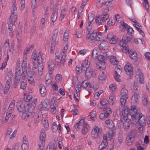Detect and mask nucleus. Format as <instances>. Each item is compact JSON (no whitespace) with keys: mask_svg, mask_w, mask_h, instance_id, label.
Returning <instances> with one entry per match:
<instances>
[{"mask_svg":"<svg viewBox=\"0 0 150 150\" xmlns=\"http://www.w3.org/2000/svg\"><path fill=\"white\" fill-rule=\"evenodd\" d=\"M138 84L134 82L133 87V94L132 96L131 101L134 103L138 102L140 98L139 93L140 92V88L138 86Z\"/></svg>","mask_w":150,"mask_h":150,"instance_id":"nucleus-1","label":"nucleus"},{"mask_svg":"<svg viewBox=\"0 0 150 150\" xmlns=\"http://www.w3.org/2000/svg\"><path fill=\"white\" fill-rule=\"evenodd\" d=\"M31 59L33 66H35L36 64L37 65V64H39L40 63H42V58L41 53L39 52L37 55L36 51L34 50L32 53Z\"/></svg>","mask_w":150,"mask_h":150,"instance_id":"nucleus-2","label":"nucleus"},{"mask_svg":"<svg viewBox=\"0 0 150 150\" xmlns=\"http://www.w3.org/2000/svg\"><path fill=\"white\" fill-rule=\"evenodd\" d=\"M102 129L95 126L92 131L91 137L94 139L100 138L102 137Z\"/></svg>","mask_w":150,"mask_h":150,"instance_id":"nucleus-3","label":"nucleus"},{"mask_svg":"<svg viewBox=\"0 0 150 150\" xmlns=\"http://www.w3.org/2000/svg\"><path fill=\"white\" fill-rule=\"evenodd\" d=\"M128 91L127 90L124 88H122L121 90V95L122 96L120 99V102L122 105H124L126 102V100L128 99Z\"/></svg>","mask_w":150,"mask_h":150,"instance_id":"nucleus-4","label":"nucleus"},{"mask_svg":"<svg viewBox=\"0 0 150 150\" xmlns=\"http://www.w3.org/2000/svg\"><path fill=\"white\" fill-rule=\"evenodd\" d=\"M108 15H101L100 16L96 17V23L97 25H100L103 24L109 18Z\"/></svg>","mask_w":150,"mask_h":150,"instance_id":"nucleus-5","label":"nucleus"},{"mask_svg":"<svg viewBox=\"0 0 150 150\" xmlns=\"http://www.w3.org/2000/svg\"><path fill=\"white\" fill-rule=\"evenodd\" d=\"M136 135V132L134 130H132L128 135L126 138V143L128 145H131L134 140Z\"/></svg>","mask_w":150,"mask_h":150,"instance_id":"nucleus-6","label":"nucleus"},{"mask_svg":"<svg viewBox=\"0 0 150 150\" xmlns=\"http://www.w3.org/2000/svg\"><path fill=\"white\" fill-rule=\"evenodd\" d=\"M128 115H129L131 117L132 120L134 122V120L138 116L137 110L135 106H131V108L129 110Z\"/></svg>","mask_w":150,"mask_h":150,"instance_id":"nucleus-7","label":"nucleus"},{"mask_svg":"<svg viewBox=\"0 0 150 150\" xmlns=\"http://www.w3.org/2000/svg\"><path fill=\"white\" fill-rule=\"evenodd\" d=\"M120 28L121 31L123 32L125 31V29H126L127 32L129 35H131L133 33L134 31L132 28L124 22L122 24Z\"/></svg>","mask_w":150,"mask_h":150,"instance_id":"nucleus-8","label":"nucleus"},{"mask_svg":"<svg viewBox=\"0 0 150 150\" xmlns=\"http://www.w3.org/2000/svg\"><path fill=\"white\" fill-rule=\"evenodd\" d=\"M145 116L142 115L141 113L139 114L138 115V117L137 118L136 120H134V121L136 122L138 121L139 123L141 126H143L146 124V120L145 119Z\"/></svg>","mask_w":150,"mask_h":150,"instance_id":"nucleus-9","label":"nucleus"},{"mask_svg":"<svg viewBox=\"0 0 150 150\" xmlns=\"http://www.w3.org/2000/svg\"><path fill=\"white\" fill-rule=\"evenodd\" d=\"M46 139V135L45 132L44 130H42L41 131L40 137V142L41 144H39V147H43L45 145V140Z\"/></svg>","mask_w":150,"mask_h":150,"instance_id":"nucleus-10","label":"nucleus"},{"mask_svg":"<svg viewBox=\"0 0 150 150\" xmlns=\"http://www.w3.org/2000/svg\"><path fill=\"white\" fill-rule=\"evenodd\" d=\"M34 114V111L33 110V109H31L30 108H28L24 118L25 120L27 121L33 117Z\"/></svg>","mask_w":150,"mask_h":150,"instance_id":"nucleus-11","label":"nucleus"},{"mask_svg":"<svg viewBox=\"0 0 150 150\" xmlns=\"http://www.w3.org/2000/svg\"><path fill=\"white\" fill-rule=\"evenodd\" d=\"M86 76L88 79H90L91 77L95 74L94 70L90 68H88L86 70Z\"/></svg>","mask_w":150,"mask_h":150,"instance_id":"nucleus-12","label":"nucleus"},{"mask_svg":"<svg viewBox=\"0 0 150 150\" xmlns=\"http://www.w3.org/2000/svg\"><path fill=\"white\" fill-rule=\"evenodd\" d=\"M124 69L127 74L130 77L133 75L132 68L131 66H129L128 64H127L125 67Z\"/></svg>","mask_w":150,"mask_h":150,"instance_id":"nucleus-13","label":"nucleus"},{"mask_svg":"<svg viewBox=\"0 0 150 150\" xmlns=\"http://www.w3.org/2000/svg\"><path fill=\"white\" fill-rule=\"evenodd\" d=\"M17 13H11V15L10 16V18L8 21L10 22H13V24L16 23V21L17 18Z\"/></svg>","mask_w":150,"mask_h":150,"instance_id":"nucleus-14","label":"nucleus"},{"mask_svg":"<svg viewBox=\"0 0 150 150\" xmlns=\"http://www.w3.org/2000/svg\"><path fill=\"white\" fill-rule=\"evenodd\" d=\"M17 108L18 110L22 114L25 113L26 111L25 107L23 104H20L19 103H18L16 105Z\"/></svg>","mask_w":150,"mask_h":150,"instance_id":"nucleus-15","label":"nucleus"},{"mask_svg":"<svg viewBox=\"0 0 150 150\" xmlns=\"http://www.w3.org/2000/svg\"><path fill=\"white\" fill-rule=\"evenodd\" d=\"M48 65L49 73L50 75H51L52 73L54 68V62L51 60H50L48 63Z\"/></svg>","mask_w":150,"mask_h":150,"instance_id":"nucleus-16","label":"nucleus"},{"mask_svg":"<svg viewBox=\"0 0 150 150\" xmlns=\"http://www.w3.org/2000/svg\"><path fill=\"white\" fill-rule=\"evenodd\" d=\"M98 47L100 50H107L108 48V43L105 41H103L99 45Z\"/></svg>","mask_w":150,"mask_h":150,"instance_id":"nucleus-17","label":"nucleus"},{"mask_svg":"<svg viewBox=\"0 0 150 150\" xmlns=\"http://www.w3.org/2000/svg\"><path fill=\"white\" fill-rule=\"evenodd\" d=\"M130 40V37L124 35L122 40H121L119 42V45L120 46H121V45H125Z\"/></svg>","mask_w":150,"mask_h":150,"instance_id":"nucleus-18","label":"nucleus"},{"mask_svg":"<svg viewBox=\"0 0 150 150\" xmlns=\"http://www.w3.org/2000/svg\"><path fill=\"white\" fill-rule=\"evenodd\" d=\"M49 101L48 99H47L45 100V103L43 105L41 104L40 105L39 107H42L41 110H47L49 108Z\"/></svg>","mask_w":150,"mask_h":150,"instance_id":"nucleus-19","label":"nucleus"},{"mask_svg":"<svg viewBox=\"0 0 150 150\" xmlns=\"http://www.w3.org/2000/svg\"><path fill=\"white\" fill-rule=\"evenodd\" d=\"M97 32H93L89 36L87 35L86 37V39L87 40H89V41H91L92 40H94L96 37L98 35Z\"/></svg>","mask_w":150,"mask_h":150,"instance_id":"nucleus-20","label":"nucleus"},{"mask_svg":"<svg viewBox=\"0 0 150 150\" xmlns=\"http://www.w3.org/2000/svg\"><path fill=\"white\" fill-rule=\"evenodd\" d=\"M89 65V64L88 60L85 59L83 61L81 66V71L84 72L87 69L89 68L88 67Z\"/></svg>","mask_w":150,"mask_h":150,"instance_id":"nucleus-21","label":"nucleus"},{"mask_svg":"<svg viewBox=\"0 0 150 150\" xmlns=\"http://www.w3.org/2000/svg\"><path fill=\"white\" fill-rule=\"evenodd\" d=\"M57 9H55L52 12L51 18V20L53 23L56 20L57 18Z\"/></svg>","mask_w":150,"mask_h":150,"instance_id":"nucleus-22","label":"nucleus"},{"mask_svg":"<svg viewBox=\"0 0 150 150\" xmlns=\"http://www.w3.org/2000/svg\"><path fill=\"white\" fill-rule=\"evenodd\" d=\"M15 100H12L9 105L6 111L12 113L14 110L13 108L15 106Z\"/></svg>","mask_w":150,"mask_h":150,"instance_id":"nucleus-23","label":"nucleus"},{"mask_svg":"<svg viewBox=\"0 0 150 150\" xmlns=\"http://www.w3.org/2000/svg\"><path fill=\"white\" fill-rule=\"evenodd\" d=\"M40 91L41 95L44 96L46 93V90L45 86L42 84H41L39 86Z\"/></svg>","mask_w":150,"mask_h":150,"instance_id":"nucleus-24","label":"nucleus"},{"mask_svg":"<svg viewBox=\"0 0 150 150\" xmlns=\"http://www.w3.org/2000/svg\"><path fill=\"white\" fill-rule=\"evenodd\" d=\"M16 0H13L11 8V13H17V7L16 5Z\"/></svg>","mask_w":150,"mask_h":150,"instance_id":"nucleus-25","label":"nucleus"},{"mask_svg":"<svg viewBox=\"0 0 150 150\" xmlns=\"http://www.w3.org/2000/svg\"><path fill=\"white\" fill-rule=\"evenodd\" d=\"M142 101L144 106H146L148 103L147 95L145 93L144 94L142 97Z\"/></svg>","mask_w":150,"mask_h":150,"instance_id":"nucleus-26","label":"nucleus"},{"mask_svg":"<svg viewBox=\"0 0 150 150\" xmlns=\"http://www.w3.org/2000/svg\"><path fill=\"white\" fill-rule=\"evenodd\" d=\"M21 69L20 67V62L18 61L16 65L15 74L20 75L21 72Z\"/></svg>","mask_w":150,"mask_h":150,"instance_id":"nucleus-27","label":"nucleus"},{"mask_svg":"<svg viewBox=\"0 0 150 150\" xmlns=\"http://www.w3.org/2000/svg\"><path fill=\"white\" fill-rule=\"evenodd\" d=\"M106 78L105 75L104 74L103 72L101 71L100 74L98 77L99 81L100 82H101L104 81Z\"/></svg>","mask_w":150,"mask_h":150,"instance_id":"nucleus-28","label":"nucleus"},{"mask_svg":"<svg viewBox=\"0 0 150 150\" xmlns=\"http://www.w3.org/2000/svg\"><path fill=\"white\" fill-rule=\"evenodd\" d=\"M128 54H129V57L132 59H135L137 56V53L134 50H130Z\"/></svg>","mask_w":150,"mask_h":150,"instance_id":"nucleus-29","label":"nucleus"},{"mask_svg":"<svg viewBox=\"0 0 150 150\" xmlns=\"http://www.w3.org/2000/svg\"><path fill=\"white\" fill-rule=\"evenodd\" d=\"M38 71L39 74L41 75L43 71V65L42 63H40L39 64H38Z\"/></svg>","mask_w":150,"mask_h":150,"instance_id":"nucleus-30","label":"nucleus"},{"mask_svg":"<svg viewBox=\"0 0 150 150\" xmlns=\"http://www.w3.org/2000/svg\"><path fill=\"white\" fill-rule=\"evenodd\" d=\"M110 63L112 65H117L118 63V61L116 60V57H115L113 56L111 57L110 59Z\"/></svg>","mask_w":150,"mask_h":150,"instance_id":"nucleus-31","label":"nucleus"},{"mask_svg":"<svg viewBox=\"0 0 150 150\" xmlns=\"http://www.w3.org/2000/svg\"><path fill=\"white\" fill-rule=\"evenodd\" d=\"M83 127V128L81 132L82 134L84 135L88 132L89 126L88 124L86 123L84 125Z\"/></svg>","mask_w":150,"mask_h":150,"instance_id":"nucleus-32","label":"nucleus"},{"mask_svg":"<svg viewBox=\"0 0 150 150\" xmlns=\"http://www.w3.org/2000/svg\"><path fill=\"white\" fill-rule=\"evenodd\" d=\"M58 33V31L57 30H54V33L52 36V42L56 43L57 42L56 40H57Z\"/></svg>","mask_w":150,"mask_h":150,"instance_id":"nucleus-33","label":"nucleus"},{"mask_svg":"<svg viewBox=\"0 0 150 150\" xmlns=\"http://www.w3.org/2000/svg\"><path fill=\"white\" fill-rule=\"evenodd\" d=\"M27 55H25L24 57L22 65V68H23V69L26 68V65L27 63Z\"/></svg>","mask_w":150,"mask_h":150,"instance_id":"nucleus-34","label":"nucleus"},{"mask_svg":"<svg viewBox=\"0 0 150 150\" xmlns=\"http://www.w3.org/2000/svg\"><path fill=\"white\" fill-rule=\"evenodd\" d=\"M115 74H120L121 72L122 67L120 65H116L115 66Z\"/></svg>","mask_w":150,"mask_h":150,"instance_id":"nucleus-35","label":"nucleus"},{"mask_svg":"<svg viewBox=\"0 0 150 150\" xmlns=\"http://www.w3.org/2000/svg\"><path fill=\"white\" fill-rule=\"evenodd\" d=\"M107 142H102L101 144L99 145L98 149L99 150H101L105 148L108 145Z\"/></svg>","mask_w":150,"mask_h":150,"instance_id":"nucleus-36","label":"nucleus"},{"mask_svg":"<svg viewBox=\"0 0 150 150\" xmlns=\"http://www.w3.org/2000/svg\"><path fill=\"white\" fill-rule=\"evenodd\" d=\"M8 29L10 30V31H13V29L14 28L15 26L16 23L13 24V22H10L8 21Z\"/></svg>","mask_w":150,"mask_h":150,"instance_id":"nucleus-37","label":"nucleus"},{"mask_svg":"<svg viewBox=\"0 0 150 150\" xmlns=\"http://www.w3.org/2000/svg\"><path fill=\"white\" fill-rule=\"evenodd\" d=\"M37 0H32L31 7L32 8L36 9L37 6Z\"/></svg>","mask_w":150,"mask_h":150,"instance_id":"nucleus-38","label":"nucleus"},{"mask_svg":"<svg viewBox=\"0 0 150 150\" xmlns=\"http://www.w3.org/2000/svg\"><path fill=\"white\" fill-rule=\"evenodd\" d=\"M69 33L67 30L64 33L63 40L64 42H67L69 39Z\"/></svg>","mask_w":150,"mask_h":150,"instance_id":"nucleus-39","label":"nucleus"},{"mask_svg":"<svg viewBox=\"0 0 150 150\" xmlns=\"http://www.w3.org/2000/svg\"><path fill=\"white\" fill-rule=\"evenodd\" d=\"M37 102V99L34 98L33 99V101L31 103V106L29 107L28 108H30L31 109H33L34 111L35 107L36 105V103Z\"/></svg>","mask_w":150,"mask_h":150,"instance_id":"nucleus-40","label":"nucleus"},{"mask_svg":"<svg viewBox=\"0 0 150 150\" xmlns=\"http://www.w3.org/2000/svg\"><path fill=\"white\" fill-rule=\"evenodd\" d=\"M66 61V54L65 53H63L62 54L61 59V63L64 65Z\"/></svg>","mask_w":150,"mask_h":150,"instance_id":"nucleus-41","label":"nucleus"},{"mask_svg":"<svg viewBox=\"0 0 150 150\" xmlns=\"http://www.w3.org/2000/svg\"><path fill=\"white\" fill-rule=\"evenodd\" d=\"M11 113H12L6 111V115L5 117V120L4 121L5 123H6L8 122V120L11 117Z\"/></svg>","mask_w":150,"mask_h":150,"instance_id":"nucleus-42","label":"nucleus"},{"mask_svg":"<svg viewBox=\"0 0 150 150\" xmlns=\"http://www.w3.org/2000/svg\"><path fill=\"white\" fill-rule=\"evenodd\" d=\"M125 45H121V46L122 47V52L126 54H128L130 51H129V49L128 48V47L125 46Z\"/></svg>","mask_w":150,"mask_h":150,"instance_id":"nucleus-43","label":"nucleus"},{"mask_svg":"<svg viewBox=\"0 0 150 150\" xmlns=\"http://www.w3.org/2000/svg\"><path fill=\"white\" fill-rule=\"evenodd\" d=\"M33 48V46L32 45H29L26 47L25 50H24V53L25 54L28 53V52L32 50Z\"/></svg>","mask_w":150,"mask_h":150,"instance_id":"nucleus-44","label":"nucleus"},{"mask_svg":"<svg viewBox=\"0 0 150 150\" xmlns=\"http://www.w3.org/2000/svg\"><path fill=\"white\" fill-rule=\"evenodd\" d=\"M98 55L97 50L96 49L93 50L92 53V57L93 59H97Z\"/></svg>","mask_w":150,"mask_h":150,"instance_id":"nucleus-45","label":"nucleus"},{"mask_svg":"<svg viewBox=\"0 0 150 150\" xmlns=\"http://www.w3.org/2000/svg\"><path fill=\"white\" fill-rule=\"evenodd\" d=\"M115 100V96L112 95L110 96L109 99V102L110 103V104L113 105Z\"/></svg>","mask_w":150,"mask_h":150,"instance_id":"nucleus-46","label":"nucleus"},{"mask_svg":"<svg viewBox=\"0 0 150 150\" xmlns=\"http://www.w3.org/2000/svg\"><path fill=\"white\" fill-rule=\"evenodd\" d=\"M130 123L129 122L125 121L123 123V127L125 131H127V129L129 127Z\"/></svg>","mask_w":150,"mask_h":150,"instance_id":"nucleus-47","label":"nucleus"},{"mask_svg":"<svg viewBox=\"0 0 150 150\" xmlns=\"http://www.w3.org/2000/svg\"><path fill=\"white\" fill-rule=\"evenodd\" d=\"M105 124L110 127L113 126V122L111 119L107 120L105 121Z\"/></svg>","mask_w":150,"mask_h":150,"instance_id":"nucleus-48","label":"nucleus"},{"mask_svg":"<svg viewBox=\"0 0 150 150\" xmlns=\"http://www.w3.org/2000/svg\"><path fill=\"white\" fill-rule=\"evenodd\" d=\"M7 30L6 25L5 24H3L2 25L1 33L2 34H4L6 33Z\"/></svg>","mask_w":150,"mask_h":150,"instance_id":"nucleus-49","label":"nucleus"},{"mask_svg":"<svg viewBox=\"0 0 150 150\" xmlns=\"http://www.w3.org/2000/svg\"><path fill=\"white\" fill-rule=\"evenodd\" d=\"M67 12V10L66 9H64L61 11L60 18L62 20L64 18V16L66 15Z\"/></svg>","mask_w":150,"mask_h":150,"instance_id":"nucleus-50","label":"nucleus"},{"mask_svg":"<svg viewBox=\"0 0 150 150\" xmlns=\"http://www.w3.org/2000/svg\"><path fill=\"white\" fill-rule=\"evenodd\" d=\"M100 66V68L101 70L105 69L106 67V63L105 61L100 62H99Z\"/></svg>","mask_w":150,"mask_h":150,"instance_id":"nucleus-51","label":"nucleus"},{"mask_svg":"<svg viewBox=\"0 0 150 150\" xmlns=\"http://www.w3.org/2000/svg\"><path fill=\"white\" fill-rule=\"evenodd\" d=\"M28 82L32 85L34 84V80L32 76H30L27 77Z\"/></svg>","mask_w":150,"mask_h":150,"instance_id":"nucleus-52","label":"nucleus"},{"mask_svg":"<svg viewBox=\"0 0 150 150\" xmlns=\"http://www.w3.org/2000/svg\"><path fill=\"white\" fill-rule=\"evenodd\" d=\"M117 38L114 36L110 41V43L111 44H115L117 42Z\"/></svg>","mask_w":150,"mask_h":150,"instance_id":"nucleus-53","label":"nucleus"},{"mask_svg":"<svg viewBox=\"0 0 150 150\" xmlns=\"http://www.w3.org/2000/svg\"><path fill=\"white\" fill-rule=\"evenodd\" d=\"M144 2L143 4H144V7L147 11L149 10V5L148 4V1L147 0H144Z\"/></svg>","mask_w":150,"mask_h":150,"instance_id":"nucleus-54","label":"nucleus"},{"mask_svg":"<svg viewBox=\"0 0 150 150\" xmlns=\"http://www.w3.org/2000/svg\"><path fill=\"white\" fill-rule=\"evenodd\" d=\"M23 72L21 74V76L22 77V79L23 80H24L26 77V68L23 69H22Z\"/></svg>","mask_w":150,"mask_h":150,"instance_id":"nucleus-55","label":"nucleus"},{"mask_svg":"<svg viewBox=\"0 0 150 150\" xmlns=\"http://www.w3.org/2000/svg\"><path fill=\"white\" fill-rule=\"evenodd\" d=\"M55 79L58 82H61L62 80V76L60 74H57L55 77Z\"/></svg>","mask_w":150,"mask_h":150,"instance_id":"nucleus-56","label":"nucleus"},{"mask_svg":"<svg viewBox=\"0 0 150 150\" xmlns=\"http://www.w3.org/2000/svg\"><path fill=\"white\" fill-rule=\"evenodd\" d=\"M114 132L113 130H111L109 131L108 134V138H109L110 140L113 137Z\"/></svg>","mask_w":150,"mask_h":150,"instance_id":"nucleus-57","label":"nucleus"},{"mask_svg":"<svg viewBox=\"0 0 150 150\" xmlns=\"http://www.w3.org/2000/svg\"><path fill=\"white\" fill-rule=\"evenodd\" d=\"M9 40L8 39H6L5 40L3 47L5 49L8 48L9 47Z\"/></svg>","mask_w":150,"mask_h":150,"instance_id":"nucleus-58","label":"nucleus"},{"mask_svg":"<svg viewBox=\"0 0 150 150\" xmlns=\"http://www.w3.org/2000/svg\"><path fill=\"white\" fill-rule=\"evenodd\" d=\"M88 83L84 81L82 82L81 84L79 85L80 87H82L83 88L85 89L88 86Z\"/></svg>","mask_w":150,"mask_h":150,"instance_id":"nucleus-59","label":"nucleus"},{"mask_svg":"<svg viewBox=\"0 0 150 150\" xmlns=\"http://www.w3.org/2000/svg\"><path fill=\"white\" fill-rule=\"evenodd\" d=\"M59 58L60 57L59 56H56L55 57V62L58 66H60V64L61 63V60H60Z\"/></svg>","mask_w":150,"mask_h":150,"instance_id":"nucleus-60","label":"nucleus"},{"mask_svg":"<svg viewBox=\"0 0 150 150\" xmlns=\"http://www.w3.org/2000/svg\"><path fill=\"white\" fill-rule=\"evenodd\" d=\"M136 74L138 76V77H140L141 76H143V74L140 69H137L135 70Z\"/></svg>","mask_w":150,"mask_h":150,"instance_id":"nucleus-61","label":"nucleus"},{"mask_svg":"<svg viewBox=\"0 0 150 150\" xmlns=\"http://www.w3.org/2000/svg\"><path fill=\"white\" fill-rule=\"evenodd\" d=\"M26 87V83L24 81L21 82L20 88L23 90L25 89Z\"/></svg>","mask_w":150,"mask_h":150,"instance_id":"nucleus-62","label":"nucleus"},{"mask_svg":"<svg viewBox=\"0 0 150 150\" xmlns=\"http://www.w3.org/2000/svg\"><path fill=\"white\" fill-rule=\"evenodd\" d=\"M12 81L11 79H9L7 80L6 85L5 87L10 88V86L12 84Z\"/></svg>","mask_w":150,"mask_h":150,"instance_id":"nucleus-63","label":"nucleus"},{"mask_svg":"<svg viewBox=\"0 0 150 150\" xmlns=\"http://www.w3.org/2000/svg\"><path fill=\"white\" fill-rule=\"evenodd\" d=\"M103 110L104 112H107L109 114L111 113L112 112L111 109L108 107L104 108L103 109Z\"/></svg>","mask_w":150,"mask_h":150,"instance_id":"nucleus-64","label":"nucleus"}]
</instances>
